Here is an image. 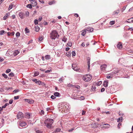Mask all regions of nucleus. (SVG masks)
Here are the masks:
<instances>
[{"label": "nucleus", "mask_w": 133, "mask_h": 133, "mask_svg": "<svg viewBox=\"0 0 133 133\" xmlns=\"http://www.w3.org/2000/svg\"><path fill=\"white\" fill-rule=\"evenodd\" d=\"M25 31L26 33H28L29 32V29L27 28H26L25 29Z\"/></svg>", "instance_id": "ea45409f"}, {"label": "nucleus", "mask_w": 133, "mask_h": 133, "mask_svg": "<svg viewBox=\"0 0 133 133\" xmlns=\"http://www.w3.org/2000/svg\"><path fill=\"white\" fill-rule=\"evenodd\" d=\"M67 46H72V44L71 43H69L67 44Z\"/></svg>", "instance_id": "e2e57ef3"}, {"label": "nucleus", "mask_w": 133, "mask_h": 133, "mask_svg": "<svg viewBox=\"0 0 133 133\" xmlns=\"http://www.w3.org/2000/svg\"><path fill=\"white\" fill-rule=\"evenodd\" d=\"M88 70L90 69V59L89 57H88Z\"/></svg>", "instance_id": "2eb2a0df"}, {"label": "nucleus", "mask_w": 133, "mask_h": 133, "mask_svg": "<svg viewBox=\"0 0 133 133\" xmlns=\"http://www.w3.org/2000/svg\"><path fill=\"white\" fill-rule=\"evenodd\" d=\"M51 71H52V70H47L45 71V73H49V72H51Z\"/></svg>", "instance_id": "3c124183"}, {"label": "nucleus", "mask_w": 133, "mask_h": 133, "mask_svg": "<svg viewBox=\"0 0 133 133\" xmlns=\"http://www.w3.org/2000/svg\"><path fill=\"white\" fill-rule=\"evenodd\" d=\"M42 19V18L41 16H40L39 17V18L38 19V20L39 21H41Z\"/></svg>", "instance_id": "0e129e2a"}, {"label": "nucleus", "mask_w": 133, "mask_h": 133, "mask_svg": "<svg viewBox=\"0 0 133 133\" xmlns=\"http://www.w3.org/2000/svg\"><path fill=\"white\" fill-rule=\"evenodd\" d=\"M39 29H40L37 26H35V31H36V32L38 31H39Z\"/></svg>", "instance_id": "393cba45"}, {"label": "nucleus", "mask_w": 133, "mask_h": 133, "mask_svg": "<svg viewBox=\"0 0 133 133\" xmlns=\"http://www.w3.org/2000/svg\"><path fill=\"white\" fill-rule=\"evenodd\" d=\"M123 120V118L122 117H120L117 120V122H120V121H121V122H122Z\"/></svg>", "instance_id": "b1692460"}, {"label": "nucleus", "mask_w": 133, "mask_h": 133, "mask_svg": "<svg viewBox=\"0 0 133 133\" xmlns=\"http://www.w3.org/2000/svg\"><path fill=\"white\" fill-rule=\"evenodd\" d=\"M19 53V52L18 50H15L14 52V56H16Z\"/></svg>", "instance_id": "a211bd4d"}, {"label": "nucleus", "mask_w": 133, "mask_h": 133, "mask_svg": "<svg viewBox=\"0 0 133 133\" xmlns=\"http://www.w3.org/2000/svg\"><path fill=\"white\" fill-rule=\"evenodd\" d=\"M128 21H127V22L129 23H131L133 22V18L132 17L128 19Z\"/></svg>", "instance_id": "dca6fc26"}, {"label": "nucleus", "mask_w": 133, "mask_h": 133, "mask_svg": "<svg viewBox=\"0 0 133 133\" xmlns=\"http://www.w3.org/2000/svg\"><path fill=\"white\" fill-rule=\"evenodd\" d=\"M121 71V70H119L116 69L111 74L112 75H114V74H116L117 75H118V73L120 72V71Z\"/></svg>", "instance_id": "0eeeda50"}, {"label": "nucleus", "mask_w": 133, "mask_h": 133, "mask_svg": "<svg viewBox=\"0 0 133 133\" xmlns=\"http://www.w3.org/2000/svg\"><path fill=\"white\" fill-rule=\"evenodd\" d=\"M70 55H71V54H70V52H67L66 53V55L68 56H70Z\"/></svg>", "instance_id": "4d7b16f0"}, {"label": "nucleus", "mask_w": 133, "mask_h": 133, "mask_svg": "<svg viewBox=\"0 0 133 133\" xmlns=\"http://www.w3.org/2000/svg\"><path fill=\"white\" fill-rule=\"evenodd\" d=\"M13 4H11L9 6V7L8 9V10H10L11 9H12L13 7Z\"/></svg>", "instance_id": "f704fd0d"}, {"label": "nucleus", "mask_w": 133, "mask_h": 133, "mask_svg": "<svg viewBox=\"0 0 133 133\" xmlns=\"http://www.w3.org/2000/svg\"><path fill=\"white\" fill-rule=\"evenodd\" d=\"M117 46L118 48L121 49L122 47V43L119 42L117 44Z\"/></svg>", "instance_id": "ddd939ff"}, {"label": "nucleus", "mask_w": 133, "mask_h": 133, "mask_svg": "<svg viewBox=\"0 0 133 133\" xmlns=\"http://www.w3.org/2000/svg\"><path fill=\"white\" fill-rule=\"evenodd\" d=\"M122 124V123H119L118 124V129H119L120 128V127H119V126L121 125Z\"/></svg>", "instance_id": "13d9d810"}, {"label": "nucleus", "mask_w": 133, "mask_h": 133, "mask_svg": "<svg viewBox=\"0 0 133 133\" xmlns=\"http://www.w3.org/2000/svg\"><path fill=\"white\" fill-rule=\"evenodd\" d=\"M54 95L56 97H59L60 96V94L57 92H55L54 94Z\"/></svg>", "instance_id": "aec40b11"}, {"label": "nucleus", "mask_w": 133, "mask_h": 133, "mask_svg": "<svg viewBox=\"0 0 133 133\" xmlns=\"http://www.w3.org/2000/svg\"><path fill=\"white\" fill-rule=\"evenodd\" d=\"M58 34V32L56 31L53 30L50 34V37L52 39H55L57 37Z\"/></svg>", "instance_id": "f03ea898"}, {"label": "nucleus", "mask_w": 133, "mask_h": 133, "mask_svg": "<svg viewBox=\"0 0 133 133\" xmlns=\"http://www.w3.org/2000/svg\"><path fill=\"white\" fill-rule=\"evenodd\" d=\"M51 98L52 99H54L56 98V97L55 95H52L51 97Z\"/></svg>", "instance_id": "c03bdc74"}, {"label": "nucleus", "mask_w": 133, "mask_h": 133, "mask_svg": "<svg viewBox=\"0 0 133 133\" xmlns=\"http://www.w3.org/2000/svg\"><path fill=\"white\" fill-rule=\"evenodd\" d=\"M20 34L19 32H17L16 34V35L17 37L18 38L20 36Z\"/></svg>", "instance_id": "2f4dec72"}, {"label": "nucleus", "mask_w": 133, "mask_h": 133, "mask_svg": "<svg viewBox=\"0 0 133 133\" xmlns=\"http://www.w3.org/2000/svg\"><path fill=\"white\" fill-rule=\"evenodd\" d=\"M99 124L96 123H92V124H91V125L92 127L96 128L98 127Z\"/></svg>", "instance_id": "9d476101"}, {"label": "nucleus", "mask_w": 133, "mask_h": 133, "mask_svg": "<svg viewBox=\"0 0 133 133\" xmlns=\"http://www.w3.org/2000/svg\"><path fill=\"white\" fill-rule=\"evenodd\" d=\"M34 23L35 25H37L38 24V21L37 19H35L34 20Z\"/></svg>", "instance_id": "37998d69"}, {"label": "nucleus", "mask_w": 133, "mask_h": 133, "mask_svg": "<svg viewBox=\"0 0 133 133\" xmlns=\"http://www.w3.org/2000/svg\"><path fill=\"white\" fill-rule=\"evenodd\" d=\"M31 3L32 4V5L33 6H36L37 4V3L35 0V1L31 2Z\"/></svg>", "instance_id": "f3484780"}, {"label": "nucleus", "mask_w": 133, "mask_h": 133, "mask_svg": "<svg viewBox=\"0 0 133 133\" xmlns=\"http://www.w3.org/2000/svg\"><path fill=\"white\" fill-rule=\"evenodd\" d=\"M32 81L35 82L36 84H37V82H38V81H37V80L36 79H32Z\"/></svg>", "instance_id": "72a5a7b5"}, {"label": "nucleus", "mask_w": 133, "mask_h": 133, "mask_svg": "<svg viewBox=\"0 0 133 133\" xmlns=\"http://www.w3.org/2000/svg\"><path fill=\"white\" fill-rule=\"evenodd\" d=\"M86 30L83 31L82 33V35L83 36H85L86 33Z\"/></svg>", "instance_id": "58836bf2"}, {"label": "nucleus", "mask_w": 133, "mask_h": 133, "mask_svg": "<svg viewBox=\"0 0 133 133\" xmlns=\"http://www.w3.org/2000/svg\"><path fill=\"white\" fill-rule=\"evenodd\" d=\"M105 89L104 88H103L101 89V92H103V91H105Z\"/></svg>", "instance_id": "052dcab7"}, {"label": "nucleus", "mask_w": 133, "mask_h": 133, "mask_svg": "<svg viewBox=\"0 0 133 133\" xmlns=\"http://www.w3.org/2000/svg\"><path fill=\"white\" fill-rule=\"evenodd\" d=\"M32 5L30 4H28L26 5V7L28 8H29L30 9L31 8H32Z\"/></svg>", "instance_id": "7c9ffc66"}, {"label": "nucleus", "mask_w": 133, "mask_h": 133, "mask_svg": "<svg viewBox=\"0 0 133 133\" xmlns=\"http://www.w3.org/2000/svg\"><path fill=\"white\" fill-rule=\"evenodd\" d=\"M39 73L38 72H35L34 73L35 76H37L39 75Z\"/></svg>", "instance_id": "a19ab883"}, {"label": "nucleus", "mask_w": 133, "mask_h": 133, "mask_svg": "<svg viewBox=\"0 0 133 133\" xmlns=\"http://www.w3.org/2000/svg\"><path fill=\"white\" fill-rule=\"evenodd\" d=\"M107 78L110 79L112 78V76L111 75H108L107 76Z\"/></svg>", "instance_id": "6e6d98bb"}, {"label": "nucleus", "mask_w": 133, "mask_h": 133, "mask_svg": "<svg viewBox=\"0 0 133 133\" xmlns=\"http://www.w3.org/2000/svg\"><path fill=\"white\" fill-rule=\"evenodd\" d=\"M11 71V70L10 69H8L6 70V73H9Z\"/></svg>", "instance_id": "de8ad7c7"}, {"label": "nucleus", "mask_w": 133, "mask_h": 133, "mask_svg": "<svg viewBox=\"0 0 133 133\" xmlns=\"http://www.w3.org/2000/svg\"><path fill=\"white\" fill-rule=\"evenodd\" d=\"M40 113L41 115H44V112L43 110H41V112H40Z\"/></svg>", "instance_id": "8fccbe9b"}, {"label": "nucleus", "mask_w": 133, "mask_h": 133, "mask_svg": "<svg viewBox=\"0 0 133 133\" xmlns=\"http://www.w3.org/2000/svg\"><path fill=\"white\" fill-rule=\"evenodd\" d=\"M96 89V88L95 86L92 87V90H95Z\"/></svg>", "instance_id": "bf43d9fd"}, {"label": "nucleus", "mask_w": 133, "mask_h": 133, "mask_svg": "<svg viewBox=\"0 0 133 133\" xmlns=\"http://www.w3.org/2000/svg\"><path fill=\"white\" fill-rule=\"evenodd\" d=\"M14 76V74L13 72H11L9 74V76L10 77H13Z\"/></svg>", "instance_id": "4c0bfd02"}, {"label": "nucleus", "mask_w": 133, "mask_h": 133, "mask_svg": "<svg viewBox=\"0 0 133 133\" xmlns=\"http://www.w3.org/2000/svg\"><path fill=\"white\" fill-rule=\"evenodd\" d=\"M107 65L106 64H104L102 65L101 66V70L104 71L105 70V69L107 67Z\"/></svg>", "instance_id": "39448f33"}, {"label": "nucleus", "mask_w": 133, "mask_h": 133, "mask_svg": "<svg viewBox=\"0 0 133 133\" xmlns=\"http://www.w3.org/2000/svg\"><path fill=\"white\" fill-rule=\"evenodd\" d=\"M4 30H2L0 31V35H2L4 32Z\"/></svg>", "instance_id": "49530a36"}, {"label": "nucleus", "mask_w": 133, "mask_h": 133, "mask_svg": "<svg viewBox=\"0 0 133 133\" xmlns=\"http://www.w3.org/2000/svg\"><path fill=\"white\" fill-rule=\"evenodd\" d=\"M76 55V53L75 51H72V56H74Z\"/></svg>", "instance_id": "a18cd8bd"}, {"label": "nucleus", "mask_w": 133, "mask_h": 133, "mask_svg": "<svg viewBox=\"0 0 133 133\" xmlns=\"http://www.w3.org/2000/svg\"><path fill=\"white\" fill-rule=\"evenodd\" d=\"M37 83V84L39 85H41L42 86H45V84L44 82L40 81H38Z\"/></svg>", "instance_id": "1a4fd4ad"}, {"label": "nucleus", "mask_w": 133, "mask_h": 133, "mask_svg": "<svg viewBox=\"0 0 133 133\" xmlns=\"http://www.w3.org/2000/svg\"><path fill=\"white\" fill-rule=\"evenodd\" d=\"M2 76L4 77L5 78H7L8 77V76L7 75L5 74H2Z\"/></svg>", "instance_id": "e433bc0d"}, {"label": "nucleus", "mask_w": 133, "mask_h": 133, "mask_svg": "<svg viewBox=\"0 0 133 133\" xmlns=\"http://www.w3.org/2000/svg\"><path fill=\"white\" fill-rule=\"evenodd\" d=\"M67 40V38H66L65 37V36H64L63 37L62 40V41H64V42H65Z\"/></svg>", "instance_id": "473e14b6"}, {"label": "nucleus", "mask_w": 133, "mask_h": 133, "mask_svg": "<svg viewBox=\"0 0 133 133\" xmlns=\"http://www.w3.org/2000/svg\"><path fill=\"white\" fill-rule=\"evenodd\" d=\"M74 64H73L72 65V68L75 71H77L78 70H77V68L76 66H74V67H73Z\"/></svg>", "instance_id": "a878e982"}, {"label": "nucleus", "mask_w": 133, "mask_h": 133, "mask_svg": "<svg viewBox=\"0 0 133 133\" xmlns=\"http://www.w3.org/2000/svg\"><path fill=\"white\" fill-rule=\"evenodd\" d=\"M119 12V10H117L116 11H114L113 13V15H114L116 14H118Z\"/></svg>", "instance_id": "5701e85b"}, {"label": "nucleus", "mask_w": 133, "mask_h": 133, "mask_svg": "<svg viewBox=\"0 0 133 133\" xmlns=\"http://www.w3.org/2000/svg\"><path fill=\"white\" fill-rule=\"evenodd\" d=\"M108 80L105 81L103 83V85L105 87H107L108 86Z\"/></svg>", "instance_id": "f8f14e48"}, {"label": "nucleus", "mask_w": 133, "mask_h": 133, "mask_svg": "<svg viewBox=\"0 0 133 133\" xmlns=\"http://www.w3.org/2000/svg\"><path fill=\"white\" fill-rule=\"evenodd\" d=\"M53 120L52 119L47 118L44 121L45 125L47 128H50L52 127V125L53 123Z\"/></svg>", "instance_id": "f257e3e1"}, {"label": "nucleus", "mask_w": 133, "mask_h": 133, "mask_svg": "<svg viewBox=\"0 0 133 133\" xmlns=\"http://www.w3.org/2000/svg\"><path fill=\"white\" fill-rule=\"evenodd\" d=\"M87 31L90 32H92L93 30V29L92 27H88L86 29Z\"/></svg>", "instance_id": "4468645a"}, {"label": "nucleus", "mask_w": 133, "mask_h": 133, "mask_svg": "<svg viewBox=\"0 0 133 133\" xmlns=\"http://www.w3.org/2000/svg\"><path fill=\"white\" fill-rule=\"evenodd\" d=\"M18 91V90L17 89H15L14 90L13 92L15 93H16Z\"/></svg>", "instance_id": "338daca9"}, {"label": "nucleus", "mask_w": 133, "mask_h": 133, "mask_svg": "<svg viewBox=\"0 0 133 133\" xmlns=\"http://www.w3.org/2000/svg\"><path fill=\"white\" fill-rule=\"evenodd\" d=\"M110 126V125L108 124H104V126L103 127L104 128H108Z\"/></svg>", "instance_id": "6ab92c4d"}, {"label": "nucleus", "mask_w": 133, "mask_h": 133, "mask_svg": "<svg viewBox=\"0 0 133 133\" xmlns=\"http://www.w3.org/2000/svg\"><path fill=\"white\" fill-rule=\"evenodd\" d=\"M61 129L60 128H57L56 130V131L57 132H58L60 131H61Z\"/></svg>", "instance_id": "680f3d73"}, {"label": "nucleus", "mask_w": 133, "mask_h": 133, "mask_svg": "<svg viewBox=\"0 0 133 133\" xmlns=\"http://www.w3.org/2000/svg\"><path fill=\"white\" fill-rule=\"evenodd\" d=\"M43 36L40 37L38 39L39 41H41L43 40Z\"/></svg>", "instance_id": "79ce46f5"}, {"label": "nucleus", "mask_w": 133, "mask_h": 133, "mask_svg": "<svg viewBox=\"0 0 133 133\" xmlns=\"http://www.w3.org/2000/svg\"><path fill=\"white\" fill-rule=\"evenodd\" d=\"M45 58L46 59L48 60L50 58V56L49 55H47L45 56Z\"/></svg>", "instance_id": "4be33fe9"}, {"label": "nucleus", "mask_w": 133, "mask_h": 133, "mask_svg": "<svg viewBox=\"0 0 133 133\" xmlns=\"http://www.w3.org/2000/svg\"><path fill=\"white\" fill-rule=\"evenodd\" d=\"M15 32H7V34L8 36H10V35H14Z\"/></svg>", "instance_id": "412c9836"}, {"label": "nucleus", "mask_w": 133, "mask_h": 133, "mask_svg": "<svg viewBox=\"0 0 133 133\" xmlns=\"http://www.w3.org/2000/svg\"><path fill=\"white\" fill-rule=\"evenodd\" d=\"M91 75L90 74H88L84 76L83 79L85 81L89 82L92 79Z\"/></svg>", "instance_id": "7ed1b4c3"}, {"label": "nucleus", "mask_w": 133, "mask_h": 133, "mask_svg": "<svg viewBox=\"0 0 133 133\" xmlns=\"http://www.w3.org/2000/svg\"><path fill=\"white\" fill-rule=\"evenodd\" d=\"M75 88L78 89H80V87L79 85H77L75 87Z\"/></svg>", "instance_id": "774afa93"}, {"label": "nucleus", "mask_w": 133, "mask_h": 133, "mask_svg": "<svg viewBox=\"0 0 133 133\" xmlns=\"http://www.w3.org/2000/svg\"><path fill=\"white\" fill-rule=\"evenodd\" d=\"M19 96H15L14 97V99L15 100L19 98Z\"/></svg>", "instance_id": "603ef678"}, {"label": "nucleus", "mask_w": 133, "mask_h": 133, "mask_svg": "<svg viewBox=\"0 0 133 133\" xmlns=\"http://www.w3.org/2000/svg\"><path fill=\"white\" fill-rule=\"evenodd\" d=\"M13 102V100L11 99L9 101V103L10 104H11Z\"/></svg>", "instance_id": "864d4df0"}, {"label": "nucleus", "mask_w": 133, "mask_h": 133, "mask_svg": "<svg viewBox=\"0 0 133 133\" xmlns=\"http://www.w3.org/2000/svg\"><path fill=\"white\" fill-rule=\"evenodd\" d=\"M64 79V78L63 77H61L59 80V81L61 83L63 82V81Z\"/></svg>", "instance_id": "c85d7f7f"}, {"label": "nucleus", "mask_w": 133, "mask_h": 133, "mask_svg": "<svg viewBox=\"0 0 133 133\" xmlns=\"http://www.w3.org/2000/svg\"><path fill=\"white\" fill-rule=\"evenodd\" d=\"M19 124L20 126L23 127L25 126L26 125V123L25 122L22 121L19 122Z\"/></svg>", "instance_id": "6e6552de"}, {"label": "nucleus", "mask_w": 133, "mask_h": 133, "mask_svg": "<svg viewBox=\"0 0 133 133\" xmlns=\"http://www.w3.org/2000/svg\"><path fill=\"white\" fill-rule=\"evenodd\" d=\"M102 83V82L101 81H99L97 83H96V84L97 85V86H99L101 85Z\"/></svg>", "instance_id": "c756f323"}, {"label": "nucleus", "mask_w": 133, "mask_h": 133, "mask_svg": "<svg viewBox=\"0 0 133 133\" xmlns=\"http://www.w3.org/2000/svg\"><path fill=\"white\" fill-rule=\"evenodd\" d=\"M25 15L26 16H29V13L28 11L25 12Z\"/></svg>", "instance_id": "5fc2aeb1"}, {"label": "nucleus", "mask_w": 133, "mask_h": 133, "mask_svg": "<svg viewBox=\"0 0 133 133\" xmlns=\"http://www.w3.org/2000/svg\"><path fill=\"white\" fill-rule=\"evenodd\" d=\"M9 105V103H6L2 107V108L3 109V108H6V107Z\"/></svg>", "instance_id": "bb28decb"}, {"label": "nucleus", "mask_w": 133, "mask_h": 133, "mask_svg": "<svg viewBox=\"0 0 133 133\" xmlns=\"http://www.w3.org/2000/svg\"><path fill=\"white\" fill-rule=\"evenodd\" d=\"M24 101L25 102L31 104H33L34 102V100L31 99H24Z\"/></svg>", "instance_id": "423d86ee"}, {"label": "nucleus", "mask_w": 133, "mask_h": 133, "mask_svg": "<svg viewBox=\"0 0 133 133\" xmlns=\"http://www.w3.org/2000/svg\"><path fill=\"white\" fill-rule=\"evenodd\" d=\"M8 15L7 14H6L5 16L3 17V19L4 20L6 19V18L8 17Z\"/></svg>", "instance_id": "c9c22d12"}, {"label": "nucleus", "mask_w": 133, "mask_h": 133, "mask_svg": "<svg viewBox=\"0 0 133 133\" xmlns=\"http://www.w3.org/2000/svg\"><path fill=\"white\" fill-rule=\"evenodd\" d=\"M115 23V22L114 21H110V24L111 25H113V24H114Z\"/></svg>", "instance_id": "09e8293b"}, {"label": "nucleus", "mask_w": 133, "mask_h": 133, "mask_svg": "<svg viewBox=\"0 0 133 133\" xmlns=\"http://www.w3.org/2000/svg\"><path fill=\"white\" fill-rule=\"evenodd\" d=\"M55 1L54 0L52 1L49 3V4L50 5H51L55 3Z\"/></svg>", "instance_id": "cd10ccee"}, {"label": "nucleus", "mask_w": 133, "mask_h": 133, "mask_svg": "<svg viewBox=\"0 0 133 133\" xmlns=\"http://www.w3.org/2000/svg\"><path fill=\"white\" fill-rule=\"evenodd\" d=\"M128 30H130L131 31H133V28H129L128 29Z\"/></svg>", "instance_id": "69168bd1"}, {"label": "nucleus", "mask_w": 133, "mask_h": 133, "mask_svg": "<svg viewBox=\"0 0 133 133\" xmlns=\"http://www.w3.org/2000/svg\"><path fill=\"white\" fill-rule=\"evenodd\" d=\"M25 14L23 12H20L19 14V16L22 19H23L25 17Z\"/></svg>", "instance_id": "9b49d317"}, {"label": "nucleus", "mask_w": 133, "mask_h": 133, "mask_svg": "<svg viewBox=\"0 0 133 133\" xmlns=\"http://www.w3.org/2000/svg\"><path fill=\"white\" fill-rule=\"evenodd\" d=\"M17 118L18 119H21L23 117V114L21 112H19L17 115Z\"/></svg>", "instance_id": "20e7f679"}]
</instances>
